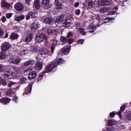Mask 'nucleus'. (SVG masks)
I'll use <instances>...</instances> for the list:
<instances>
[{
    "label": "nucleus",
    "instance_id": "nucleus-1",
    "mask_svg": "<svg viewBox=\"0 0 131 131\" xmlns=\"http://www.w3.org/2000/svg\"><path fill=\"white\" fill-rule=\"evenodd\" d=\"M7 68V66L0 64V72H5L3 76L4 79H9L12 78V77L19 76L18 71L13 72L12 70Z\"/></svg>",
    "mask_w": 131,
    "mask_h": 131
},
{
    "label": "nucleus",
    "instance_id": "nucleus-2",
    "mask_svg": "<svg viewBox=\"0 0 131 131\" xmlns=\"http://www.w3.org/2000/svg\"><path fill=\"white\" fill-rule=\"evenodd\" d=\"M55 23H58V24H62L63 26H70L71 23V20L68 17L64 18V15H61L58 17L55 20Z\"/></svg>",
    "mask_w": 131,
    "mask_h": 131
},
{
    "label": "nucleus",
    "instance_id": "nucleus-3",
    "mask_svg": "<svg viewBox=\"0 0 131 131\" xmlns=\"http://www.w3.org/2000/svg\"><path fill=\"white\" fill-rule=\"evenodd\" d=\"M25 73H28L29 74V79H33L36 76V72L32 71L31 69H28L25 71Z\"/></svg>",
    "mask_w": 131,
    "mask_h": 131
},
{
    "label": "nucleus",
    "instance_id": "nucleus-4",
    "mask_svg": "<svg viewBox=\"0 0 131 131\" xmlns=\"http://www.w3.org/2000/svg\"><path fill=\"white\" fill-rule=\"evenodd\" d=\"M40 21L43 22V23H46V24H52V22H53V18L51 17L42 16L40 18Z\"/></svg>",
    "mask_w": 131,
    "mask_h": 131
},
{
    "label": "nucleus",
    "instance_id": "nucleus-5",
    "mask_svg": "<svg viewBox=\"0 0 131 131\" xmlns=\"http://www.w3.org/2000/svg\"><path fill=\"white\" fill-rule=\"evenodd\" d=\"M55 64V62H54V61H53L50 64L48 65L45 70L46 72L47 73H49V72L53 71V69H54V68L57 67L56 64Z\"/></svg>",
    "mask_w": 131,
    "mask_h": 131
},
{
    "label": "nucleus",
    "instance_id": "nucleus-6",
    "mask_svg": "<svg viewBox=\"0 0 131 131\" xmlns=\"http://www.w3.org/2000/svg\"><path fill=\"white\" fill-rule=\"evenodd\" d=\"M112 4V0H98L99 6H109Z\"/></svg>",
    "mask_w": 131,
    "mask_h": 131
},
{
    "label": "nucleus",
    "instance_id": "nucleus-7",
    "mask_svg": "<svg viewBox=\"0 0 131 131\" xmlns=\"http://www.w3.org/2000/svg\"><path fill=\"white\" fill-rule=\"evenodd\" d=\"M46 32L48 35H57L58 32V30H57L51 29L50 28H47Z\"/></svg>",
    "mask_w": 131,
    "mask_h": 131
},
{
    "label": "nucleus",
    "instance_id": "nucleus-8",
    "mask_svg": "<svg viewBox=\"0 0 131 131\" xmlns=\"http://www.w3.org/2000/svg\"><path fill=\"white\" fill-rule=\"evenodd\" d=\"M44 34L43 33L41 34H37L35 37L36 42L39 43V42H41L43 40Z\"/></svg>",
    "mask_w": 131,
    "mask_h": 131
},
{
    "label": "nucleus",
    "instance_id": "nucleus-9",
    "mask_svg": "<svg viewBox=\"0 0 131 131\" xmlns=\"http://www.w3.org/2000/svg\"><path fill=\"white\" fill-rule=\"evenodd\" d=\"M70 50H71V47L69 45H67L62 48L61 53H62L64 55H67V54H69V52H70Z\"/></svg>",
    "mask_w": 131,
    "mask_h": 131
},
{
    "label": "nucleus",
    "instance_id": "nucleus-10",
    "mask_svg": "<svg viewBox=\"0 0 131 131\" xmlns=\"http://www.w3.org/2000/svg\"><path fill=\"white\" fill-rule=\"evenodd\" d=\"M15 8L16 10L19 11V12H21L24 10V6H23V4L20 3H16L15 5Z\"/></svg>",
    "mask_w": 131,
    "mask_h": 131
},
{
    "label": "nucleus",
    "instance_id": "nucleus-11",
    "mask_svg": "<svg viewBox=\"0 0 131 131\" xmlns=\"http://www.w3.org/2000/svg\"><path fill=\"white\" fill-rule=\"evenodd\" d=\"M123 119L127 121V122L128 121H131V112L128 111L127 112L126 115L123 117Z\"/></svg>",
    "mask_w": 131,
    "mask_h": 131
},
{
    "label": "nucleus",
    "instance_id": "nucleus-12",
    "mask_svg": "<svg viewBox=\"0 0 131 131\" xmlns=\"http://www.w3.org/2000/svg\"><path fill=\"white\" fill-rule=\"evenodd\" d=\"M1 49L2 51H8L10 49V43L7 42H4L2 45Z\"/></svg>",
    "mask_w": 131,
    "mask_h": 131
},
{
    "label": "nucleus",
    "instance_id": "nucleus-13",
    "mask_svg": "<svg viewBox=\"0 0 131 131\" xmlns=\"http://www.w3.org/2000/svg\"><path fill=\"white\" fill-rule=\"evenodd\" d=\"M43 65V63H42V62L41 61H37L35 67V69L36 70H41L42 69V66Z\"/></svg>",
    "mask_w": 131,
    "mask_h": 131
},
{
    "label": "nucleus",
    "instance_id": "nucleus-14",
    "mask_svg": "<svg viewBox=\"0 0 131 131\" xmlns=\"http://www.w3.org/2000/svg\"><path fill=\"white\" fill-rule=\"evenodd\" d=\"M86 2H88V6L89 9H93L96 6V3L94 1L92 0H86Z\"/></svg>",
    "mask_w": 131,
    "mask_h": 131
},
{
    "label": "nucleus",
    "instance_id": "nucleus-15",
    "mask_svg": "<svg viewBox=\"0 0 131 131\" xmlns=\"http://www.w3.org/2000/svg\"><path fill=\"white\" fill-rule=\"evenodd\" d=\"M52 43L51 46V52H54V50L56 47H57V45H58V40L55 39H53L52 40Z\"/></svg>",
    "mask_w": 131,
    "mask_h": 131
},
{
    "label": "nucleus",
    "instance_id": "nucleus-16",
    "mask_svg": "<svg viewBox=\"0 0 131 131\" xmlns=\"http://www.w3.org/2000/svg\"><path fill=\"white\" fill-rule=\"evenodd\" d=\"M64 60L62 58H58V59H55L53 61V63H55V65H56V67L58 66V65H61V64H63L64 63Z\"/></svg>",
    "mask_w": 131,
    "mask_h": 131
},
{
    "label": "nucleus",
    "instance_id": "nucleus-17",
    "mask_svg": "<svg viewBox=\"0 0 131 131\" xmlns=\"http://www.w3.org/2000/svg\"><path fill=\"white\" fill-rule=\"evenodd\" d=\"M20 59L19 58H11L9 59V62H10V63H12V64H19V63H20Z\"/></svg>",
    "mask_w": 131,
    "mask_h": 131
},
{
    "label": "nucleus",
    "instance_id": "nucleus-18",
    "mask_svg": "<svg viewBox=\"0 0 131 131\" xmlns=\"http://www.w3.org/2000/svg\"><path fill=\"white\" fill-rule=\"evenodd\" d=\"M33 37V35L32 34L29 33V34L27 35L25 39L26 42H30V41L32 40Z\"/></svg>",
    "mask_w": 131,
    "mask_h": 131
},
{
    "label": "nucleus",
    "instance_id": "nucleus-19",
    "mask_svg": "<svg viewBox=\"0 0 131 131\" xmlns=\"http://www.w3.org/2000/svg\"><path fill=\"white\" fill-rule=\"evenodd\" d=\"M39 54H40V55H42V56L49 55V50L46 49L41 48L39 50Z\"/></svg>",
    "mask_w": 131,
    "mask_h": 131
},
{
    "label": "nucleus",
    "instance_id": "nucleus-20",
    "mask_svg": "<svg viewBox=\"0 0 131 131\" xmlns=\"http://www.w3.org/2000/svg\"><path fill=\"white\" fill-rule=\"evenodd\" d=\"M25 18V16L21 15L20 16H16L14 17V20L16 22H20V21H22Z\"/></svg>",
    "mask_w": 131,
    "mask_h": 131
},
{
    "label": "nucleus",
    "instance_id": "nucleus-21",
    "mask_svg": "<svg viewBox=\"0 0 131 131\" xmlns=\"http://www.w3.org/2000/svg\"><path fill=\"white\" fill-rule=\"evenodd\" d=\"M33 84V83L32 82H31L29 84V86L26 89V94H30V93H31Z\"/></svg>",
    "mask_w": 131,
    "mask_h": 131
},
{
    "label": "nucleus",
    "instance_id": "nucleus-22",
    "mask_svg": "<svg viewBox=\"0 0 131 131\" xmlns=\"http://www.w3.org/2000/svg\"><path fill=\"white\" fill-rule=\"evenodd\" d=\"M88 29H89V32L90 33H94V32H95V31L96 30V29H97V27L95 26H89L88 27Z\"/></svg>",
    "mask_w": 131,
    "mask_h": 131
},
{
    "label": "nucleus",
    "instance_id": "nucleus-23",
    "mask_svg": "<svg viewBox=\"0 0 131 131\" xmlns=\"http://www.w3.org/2000/svg\"><path fill=\"white\" fill-rule=\"evenodd\" d=\"M38 25H39V24L36 23V21L34 22L31 25V29H32V30L37 29V28H38Z\"/></svg>",
    "mask_w": 131,
    "mask_h": 131
},
{
    "label": "nucleus",
    "instance_id": "nucleus-24",
    "mask_svg": "<svg viewBox=\"0 0 131 131\" xmlns=\"http://www.w3.org/2000/svg\"><path fill=\"white\" fill-rule=\"evenodd\" d=\"M34 7L36 9L40 8V3L39 2V0H34Z\"/></svg>",
    "mask_w": 131,
    "mask_h": 131
},
{
    "label": "nucleus",
    "instance_id": "nucleus-25",
    "mask_svg": "<svg viewBox=\"0 0 131 131\" xmlns=\"http://www.w3.org/2000/svg\"><path fill=\"white\" fill-rule=\"evenodd\" d=\"M34 63H35L34 60L32 59L31 60H29L25 62L24 66H30V65H33Z\"/></svg>",
    "mask_w": 131,
    "mask_h": 131
},
{
    "label": "nucleus",
    "instance_id": "nucleus-26",
    "mask_svg": "<svg viewBox=\"0 0 131 131\" xmlns=\"http://www.w3.org/2000/svg\"><path fill=\"white\" fill-rule=\"evenodd\" d=\"M1 103H3V104H7V103H10V99L6 97H3L1 100Z\"/></svg>",
    "mask_w": 131,
    "mask_h": 131
},
{
    "label": "nucleus",
    "instance_id": "nucleus-27",
    "mask_svg": "<svg viewBox=\"0 0 131 131\" xmlns=\"http://www.w3.org/2000/svg\"><path fill=\"white\" fill-rule=\"evenodd\" d=\"M55 4L57 7V10H61L62 9V4L59 3V0H55Z\"/></svg>",
    "mask_w": 131,
    "mask_h": 131
},
{
    "label": "nucleus",
    "instance_id": "nucleus-28",
    "mask_svg": "<svg viewBox=\"0 0 131 131\" xmlns=\"http://www.w3.org/2000/svg\"><path fill=\"white\" fill-rule=\"evenodd\" d=\"M29 15L31 16V18H32L33 19L34 18H37V13H34L32 11L29 12Z\"/></svg>",
    "mask_w": 131,
    "mask_h": 131
},
{
    "label": "nucleus",
    "instance_id": "nucleus-29",
    "mask_svg": "<svg viewBox=\"0 0 131 131\" xmlns=\"http://www.w3.org/2000/svg\"><path fill=\"white\" fill-rule=\"evenodd\" d=\"M19 35L18 34H16L15 33H12L11 34L10 38L11 39H17L18 38Z\"/></svg>",
    "mask_w": 131,
    "mask_h": 131
},
{
    "label": "nucleus",
    "instance_id": "nucleus-30",
    "mask_svg": "<svg viewBox=\"0 0 131 131\" xmlns=\"http://www.w3.org/2000/svg\"><path fill=\"white\" fill-rule=\"evenodd\" d=\"M42 4L43 7H48L49 4H50L49 0H42Z\"/></svg>",
    "mask_w": 131,
    "mask_h": 131
},
{
    "label": "nucleus",
    "instance_id": "nucleus-31",
    "mask_svg": "<svg viewBox=\"0 0 131 131\" xmlns=\"http://www.w3.org/2000/svg\"><path fill=\"white\" fill-rule=\"evenodd\" d=\"M2 7H4L5 8H10V4L8 3V2L6 1L2 2Z\"/></svg>",
    "mask_w": 131,
    "mask_h": 131
},
{
    "label": "nucleus",
    "instance_id": "nucleus-32",
    "mask_svg": "<svg viewBox=\"0 0 131 131\" xmlns=\"http://www.w3.org/2000/svg\"><path fill=\"white\" fill-rule=\"evenodd\" d=\"M31 49V52L32 53H35L36 52H37L38 51V48L36 46H31L30 47Z\"/></svg>",
    "mask_w": 131,
    "mask_h": 131
},
{
    "label": "nucleus",
    "instance_id": "nucleus-33",
    "mask_svg": "<svg viewBox=\"0 0 131 131\" xmlns=\"http://www.w3.org/2000/svg\"><path fill=\"white\" fill-rule=\"evenodd\" d=\"M46 74V72H42V73H40L38 77L37 78V81H40V80H41L42 79V76Z\"/></svg>",
    "mask_w": 131,
    "mask_h": 131
},
{
    "label": "nucleus",
    "instance_id": "nucleus-34",
    "mask_svg": "<svg viewBox=\"0 0 131 131\" xmlns=\"http://www.w3.org/2000/svg\"><path fill=\"white\" fill-rule=\"evenodd\" d=\"M125 110V106L124 105H122L121 106L120 111L117 113V114L118 115H120V116H121V112H123L124 110Z\"/></svg>",
    "mask_w": 131,
    "mask_h": 131
},
{
    "label": "nucleus",
    "instance_id": "nucleus-35",
    "mask_svg": "<svg viewBox=\"0 0 131 131\" xmlns=\"http://www.w3.org/2000/svg\"><path fill=\"white\" fill-rule=\"evenodd\" d=\"M5 79H4L3 78V79H1L0 80V83H1V84H2L3 85H4L5 86H6V85H8V84L7 83V81H6L5 80Z\"/></svg>",
    "mask_w": 131,
    "mask_h": 131
},
{
    "label": "nucleus",
    "instance_id": "nucleus-36",
    "mask_svg": "<svg viewBox=\"0 0 131 131\" xmlns=\"http://www.w3.org/2000/svg\"><path fill=\"white\" fill-rule=\"evenodd\" d=\"M78 31L82 35H84L85 34V31L82 28H79Z\"/></svg>",
    "mask_w": 131,
    "mask_h": 131
},
{
    "label": "nucleus",
    "instance_id": "nucleus-37",
    "mask_svg": "<svg viewBox=\"0 0 131 131\" xmlns=\"http://www.w3.org/2000/svg\"><path fill=\"white\" fill-rule=\"evenodd\" d=\"M108 124L109 125H115V124H116V121L114 119H111L110 120Z\"/></svg>",
    "mask_w": 131,
    "mask_h": 131
},
{
    "label": "nucleus",
    "instance_id": "nucleus-38",
    "mask_svg": "<svg viewBox=\"0 0 131 131\" xmlns=\"http://www.w3.org/2000/svg\"><path fill=\"white\" fill-rule=\"evenodd\" d=\"M107 11H108V9H107L105 7H102L100 10V12L101 14H104V13H106V12H107Z\"/></svg>",
    "mask_w": 131,
    "mask_h": 131
},
{
    "label": "nucleus",
    "instance_id": "nucleus-39",
    "mask_svg": "<svg viewBox=\"0 0 131 131\" xmlns=\"http://www.w3.org/2000/svg\"><path fill=\"white\" fill-rule=\"evenodd\" d=\"M12 94H14V89H10V90H8L6 93L7 96H11Z\"/></svg>",
    "mask_w": 131,
    "mask_h": 131
},
{
    "label": "nucleus",
    "instance_id": "nucleus-40",
    "mask_svg": "<svg viewBox=\"0 0 131 131\" xmlns=\"http://www.w3.org/2000/svg\"><path fill=\"white\" fill-rule=\"evenodd\" d=\"M7 57V55L5 52H1L0 53V59H5Z\"/></svg>",
    "mask_w": 131,
    "mask_h": 131
},
{
    "label": "nucleus",
    "instance_id": "nucleus-41",
    "mask_svg": "<svg viewBox=\"0 0 131 131\" xmlns=\"http://www.w3.org/2000/svg\"><path fill=\"white\" fill-rule=\"evenodd\" d=\"M60 40L63 42V43H65V42H67V38L66 37L61 36L60 37Z\"/></svg>",
    "mask_w": 131,
    "mask_h": 131
},
{
    "label": "nucleus",
    "instance_id": "nucleus-42",
    "mask_svg": "<svg viewBox=\"0 0 131 131\" xmlns=\"http://www.w3.org/2000/svg\"><path fill=\"white\" fill-rule=\"evenodd\" d=\"M28 54V51L27 50H23L20 52V56H24L25 55H27Z\"/></svg>",
    "mask_w": 131,
    "mask_h": 131
},
{
    "label": "nucleus",
    "instance_id": "nucleus-43",
    "mask_svg": "<svg viewBox=\"0 0 131 131\" xmlns=\"http://www.w3.org/2000/svg\"><path fill=\"white\" fill-rule=\"evenodd\" d=\"M20 83H24L25 82H27V79L25 77L21 78L20 79Z\"/></svg>",
    "mask_w": 131,
    "mask_h": 131
},
{
    "label": "nucleus",
    "instance_id": "nucleus-44",
    "mask_svg": "<svg viewBox=\"0 0 131 131\" xmlns=\"http://www.w3.org/2000/svg\"><path fill=\"white\" fill-rule=\"evenodd\" d=\"M43 40H44L45 42L48 43L49 42V39L48 38V36L44 34V37H43Z\"/></svg>",
    "mask_w": 131,
    "mask_h": 131
},
{
    "label": "nucleus",
    "instance_id": "nucleus-45",
    "mask_svg": "<svg viewBox=\"0 0 131 131\" xmlns=\"http://www.w3.org/2000/svg\"><path fill=\"white\" fill-rule=\"evenodd\" d=\"M116 114H117V113L115 112H112V113H110V117L112 118H113L114 117V116H115V115H116Z\"/></svg>",
    "mask_w": 131,
    "mask_h": 131
},
{
    "label": "nucleus",
    "instance_id": "nucleus-46",
    "mask_svg": "<svg viewBox=\"0 0 131 131\" xmlns=\"http://www.w3.org/2000/svg\"><path fill=\"white\" fill-rule=\"evenodd\" d=\"M84 42V40L82 39H80L78 40L77 43L78 45H82V43Z\"/></svg>",
    "mask_w": 131,
    "mask_h": 131
},
{
    "label": "nucleus",
    "instance_id": "nucleus-47",
    "mask_svg": "<svg viewBox=\"0 0 131 131\" xmlns=\"http://www.w3.org/2000/svg\"><path fill=\"white\" fill-rule=\"evenodd\" d=\"M16 82H9V83H8V86L10 88V86H12V85H15V84H16Z\"/></svg>",
    "mask_w": 131,
    "mask_h": 131
},
{
    "label": "nucleus",
    "instance_id": "nucleus-48",
    "mask_svg": "<svg viewBox=\"0 0 131 131\" xmlns=\"http://www.w3.org/2000/svg\"><path fill=\"white\" fill-rule=\"evenodd\" d=\"M7 20V18H6V16H3L1 17V21L3 22V23H5V21Z\"/></svg>",
    "mask_w": 131,
    "mask_h": 131
},
{
    "label": "nucleus",
    "instance_id": "nucleus-49",
    "mask_svg": "<svg viewBox=\"0 0 131 131\" xmlns=\"http://www.w3.org/2000/svg\"><path fill=\"white\" fill-rule=\"evenodd\" d=\"M13 29H14V31L18 32V31H19V30H20V28H19V27H18V26H15V27H14Z\"/></svg>",
    "mask_w": 131,
    "mask_h": 131
},
{
    "label": "nucleus",
    "instance_id": "nucleus-50",
    "mask_svg": "<svg viewBox=\"0 0 131 131\" xmlns=\"http://www.w3.org/2000/svg\"><path fill=\"white\" fill-rule=\"evenodd\" d=\"M75 14H76V15H79V14H80V10H79V9H77V10H76V11H75Z\"/></svg>",
    "mask_w": 131,
    "mask_h": 131
},
{
    "label": "nucleus",
    "instance_id": "nucleus-51",
    "mask_svg": "<svg viewBox=\"0 0 131 131\" xmlns=\"http://www.w3.org/2000/svg\"><path fill=\"white\" fill-rule=\"evenodd\" d=\"M11 17H12V13H7L6 14V18H7L8 19H10Z\"/></svg>",
    "mask_w": 131,
    "mask_h": 131
},
{
    "label": "nucleus",
    "instance_id": "nucleus-52",
    "mask_svg": "<svg viewBox=\"0 0 131 131\" xmlns=\"http://www.w3.org/2000/svg\"><path fill=\"white\" fill-rule=\"evenodd\" d=\"M0 36H4V31L0 29Z\"/></svg>",
    "mask_w": 131,
    "mask_h": 131
},
{
    "label": "nucleus",
    "instance_id": "nucleus-53",
    "mask_svg": "<svg viewBox=\"0 0 131 131\" xmlns=\"http://www.w3.org/2000/svg\"><path fill=\"white\" fill-rule=\"evenodd\" d=\"M26 20H29L30 19V15H29V13H28V14L26 15Z\"/></svg>",
    "mask_w": 131,
    "mask_h": 131
},
{
    "label": "nucleus",
    "instance_id": "nucleus-54",
    "mask_svg": "<svg viewBox=\"0 0 131 131\" xmlns=\"http://www.w3.org/2000/svg\"><path fill=\"white\" fill-rule=\"evenodd\" d=\"M113 130H114V129L113 128V127H107V131H113Z\"/></svg>",
    "mask_w": 131,
    "mask_h": 131
},
{
    "label": "nucleus",
    "instance_id": "nucleus-55",
    "mask_svg": "<svg viewBox=\"0 0 131 131\" xmlns=\"http://www.w3.org/2000/svg\"><path fill=\"white\" fill-rule=\"evenodd\" d=\"M72 34L73 33L72 32H70L67 35L68 38H69V37H70L72 35Z\"/></svg>",
    "mask_w": 131,
    "mask_h": 131
},
{
    "label": "nucleus",
    "instance_id": "nucleus-56",
    "mask_svg": "<svg viewBox=\"0 0 131 131\" xmlns=\"http://www.w3.org/2000/svg\"><path fill=\"white\" fill-rule=\"evenodd\" d=\"M72 42H73V40L72 39H69L68 40V43H69V45H71Z\"/></svg>",
    "mask_w": 131,
    "mask_h": 131
},
{
    "label": "nucleus",
    "instance_id": "nucleus-57",
    "mask_svg": "<svg viewBox=\"0 0 131 131\" xmlns=\"http://www.w3.org/2000/svg\"><path fill=\"white\" fill-rule=\"evenodd\" d=\"M115 11H110L108 14L109 15H114V14H115Z\"/></svg>",
    "mask_w": 131,
    "mask_h": 131
},
{
    "label": "nucleus",
    "instance_id": "nucleus-58",
    "mask_svg": "<svg viewBox=\"0 0 131 131\" xmlns=\"http://www.w3.org/2000/svg\"><path fill=\"white\" fill-rule=\"evenodd\" d=\"M78 6H79V3L77 2V3H75L74 7H75V8H77V7H78Z\"/></svg>",
    "mask_w": 131,
    "mask_h": 131
},
{
    "label": "nucleus",
    "instance_id": "nucleus-59",
    "mask_svg": "<svg viewBox=\"0 0 131 131\" xmlns=\"http://www.w3.org/2000/svg\"><path fill=\"white\" fill-rule=\"evenodd\" d=\"M76 25L78 29H79V28H80L79 27H80V24L79 23H77L76 24Z\"/></svg>",
    "mask_w": 131,
    "mask_h": 131
},
{
    "label": "nucleus",
    "instance_id": "nucleus-60",
    "mask_svg": "<svg viewBox=\"0 0 131 131\" xmlns=\"http://www.w3.org/2000/svg\"><path fill=\"white\" fill-rule=\"evenodd\" d=\"M13 101H15V102H17V96H15L13 98Z\"/></svg>",
    "mask_w": 131,
    "mask_h": 131
},
{
    "label": "nucleus",
    "instance_id": "nucleus-61",
    "mask_svg": "<svg viewBox=\"0 0 131 131\" xmlns=\"http://www.w3.org/2000/svg\"><path fill=\"white\" fill-rule=\"evenodd\" d=\"M25 2L26 3V4H27L28 5H29V4L30 3V0H25Z\"/></svg>",
    "mask_w": 131,
    "mask_h": 131
},
{
    "label": "nucleus",
    "instance_id": "nucleus-62",
    "mask_svg": "<svg viewBox=\"0 0 131 131\" xmlns=\"http://www.w3.org/2000/svg\"><path fill=\"white\" fill-rule=\"evenodd\" d=\"M8 33H6V35H5V36H4V38H7V37H8Z\"/></svg>",
    "mask_w": 131,
    "mask_h": 131
},
{
    "label": "nucleus",
    "instance_id": "nucleus-63",
    "mask_svg": "<svg viewBox=\"0 0 131 131\" xmlns=\"http://www.w3.org/2000/svg\"><path fill=\"white\" fill-rule=\"evenodd\" d=\"M115 10H118V7H116L114 9V11H115Z\"/></svg>",
    "mask_w": 131,
    "mask_h": 131
},
{
    "label": "nucleus",
    "instance_id": "nucleus-64",
    "mask_svg": "<svg viewBox=\"0 0 131 131\" xmlns=\"http://www.w3.org/2000/svg\"><path fill=\"white\" fill-rule=\"evenodd\" d=\"M108 18H106L105 20H108Z\"/></svg>",
    "mask_w": 131,
    "mask_h": 131
}]
</instances>
